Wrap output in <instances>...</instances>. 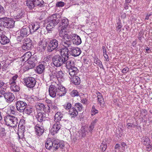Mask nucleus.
<instances>
[{"label": "nucleus", "mask_w": 152, "mask_h": 152, "mask_svg": "<svg viewBox=\"0 0 152 152\" xmlns=\"http://www.w3.org/2000/svg\"><path fill=\"white\" fill-rule=\"evenodd\" d=\"M61 16L58 14H55L52 15L47 20L48 24L46 27L47 31H50L51 29L60 22Z\"/></svg>", "instance_id": "1"}, {"label": "nucleus", "mask_w": 152, "mask_h": 152, "mask_svg": "<svg viewBox=\"0 0 152 152\" xmlns=\"http://www.w3.org/2000/svg\"><path fill=\"white\" fill-rule=\"evenodd\" d=\"M4 121L7 126L11 127H16L18 125V121L17 118L13 116H6L4 117Z\"/></svg>", "instance_id": "2"}, {"label": "nucleus", "mask_w": 152, "mask_h": 152, "mask_svg": "<svg viewBox=\"0 0 152 152\" xmlns=\"http://www.w3.org/2000/svg\"><path fill=\"white\" fill-rule=\"evenodd\" d=\"M45 146L47 149L50 150L53 147L55 149V150L59 148L62 149L64 146V145L58 141L54 140L51 141L50 140H48L45 144Z\"/></svg>", "instance_id": "3"}, {"label": "nucleus", "mask_w": 152, "mask_h": 152, "mask_svg": "<svg viewBox=\"0 0 152 152\" xmlns=\"http://www.w3.org/2000/svg\"><path fill=\"white\" fill-rule=\"evenodd\" d=\"M15 21L12 19L7 17L0 19V26H3L8 28H13Z\"/></svg>", "instance_id": "4"}, {"label": "nucleus", "mask_w": 152, "mask_h": 152, "mask_svg": "<svg viewBox=\"0 0 152 152\" xmlns=\"http://www.w3.org/2000/svg\"><path fill=\"white\" fill-rule=\"evenodd\" d=\"M58 46V41L56 39H52L48 44L47 51L49 52H51L54 50L58 51L60 49Z\"/></svg>", "instance_id": "5"}, {"label": "nucleus", "mask_w": 152, "mask_h": 152, "mask_svg": "<svg viewBox=\"0 0 152 152\" xmlns=\"http://www.w3.org/2000/svg\"><path fill=\"white\" fill-rule=\"evenodd\" d=\"M25 85L28 88H33L36 83V79L32 77H28L24 79Z\"/></svg>", "instance_id": "6"}, {"label": "nucleus", "mask_w": 152, "mask_h": 152, "mask_svg": "<svg viewBox=\"0 0 152 152\" xmlns=\"http://www.w3.org/2000/svg\"><path fill=\"white\" fill-rule=\"evenodd\" d=\"M64 60L59 55H56L52 58L53 64L56 67H59L63 64Z\"/></svg>", "instance_id": "7"}, {"label": "nucleus", "mask_w": 152, "mask_h": 152, "mask_svg": "<svg viewBox=\"0 0 152 152\" xmlns=\"http://www.w3.org/2000/svg\"><path fill=\"white\" fill-rule=\"evenodd\" d=\"M24 120L20 119L19 122L18 126V134L19 138H23L24 136V132L25 129L24 128L23 124L24 123Z\"/></svg>", "instance_id": "8"}, {"label": "nucleus", "mask_w": 152, "mask_h": 152, "mask_svg": "<svg viewBox=\"0 0 152 152\" xmlns=\"http://www.w3.org/2000/svg\"><path fill=\"white\" fill-rule=\"evenodd\" d=\"M59 51L60 53V56L65 61L66 59H69V49L68 48L65 49L63 48H60Z\"/></svg>", "instance_id": "9"}, {"label": "nucleus", "mask_w": 152, "mask_h": 152, "mask_svg": "<svg viewBox=\"0 0 152 152\" xmlns=\"http://www.w3.org/2000/svg\"><path fill=\"white\" fill-rule=\"evenodd\" d=\"M16 107L17 110L20 112H23L27 105L24 101L19 100L16 102Z\"/></svg>", "instance_id": "10"}, {"label": "nucleus", "mask_w": 152, "mask_h": 152, "mask_svg": "<svg viewBox=\"0 0 152 152\" xmlns=\"http://www.w3.org/2000/svg\"><path fill=\"white\" fill-rule=\"evenodd\" d=\"M49 92L50 96L54 98L56 96V93L58 91L57 87L55 85H50L49 88Z\"/></svg>", "instance_id": "11"}, {"label": "nucleus", "mask_w": 152, "mask_h": 152, "mask_svg": "<svg viewBox=\"0 0 152 152\" xmlns=\"http://www.w3.org/2000/svg\"><path fill=\"white\" fill-rule=\"evenodd\" d=\"M69 49L70 54L73 56L76 57L78 56L81 53V50L78 48L71 47Z\"/></svg>", "instance_id": "12"}, {"label": "nucleus", "mask_w": 152, "mask_h": 152, "mask_svg": "<svg viewBox=\"0 0 152 152\" xmlns=\"http://www.w3.org/2000/svg\"><path fill=\"white\" fill-rule=\"evenodd\" d=\"M4 98L6 102L8 103H11L15 99V96L12 93L10 92H7Z\"/></svg>", "instance_id": "13"}, {"label": "nucleus", "mask_w": 152, "mask_h": 152, "mask_svg": "<svg viewBox=\"0 0 152 152\" xmlns=\"http://www.w3.org/2000/svg\"><path fill=\"white\" fill-rule=\"evenodd\" d=\"M20 34L27 37L30 33H31L30 27L28 26H23L19 31Z\"/></svg>", "instance_id": "14"}, {"label": "nucleus", "mask_w": 152, "mask_h": 152, "mask_svg": "<svg viewBox=\"0 0 152 152\" xmlns=\"http://www.w3.org/2000/svg\"><path fill=\"white\" fill-rule=\"evenodd\" d=\"M35 133L37 136H40L43 134L44 129L43 127L40 126L39 124H37L34 127Z\"/></svg>", "instance_id": "15"}, {"label": "nucleus", "mask_w": 152, "mask_h": 152, "mask_svg": "<svg viewBox=\"0 0 152 152\" xmlns=\"http://www.w3.org/2000/svg\"><path fill=\"white\" fill-rule=\"evenodd\" d=\"M57 89L58 90V95L59 96H64L67 91V89L63 86L60 85H58Z\"/></svg>", "instance_id": "16"}, {"label": "nucleus", "mask_w": 152, "mask_h": 152, "mask_svg": "<svg viewBox=\"0 0 152 152\" xmlns=\"http://www.w3.org/2000/svg\"><path fill=\"white\" fill-rule=\"evenodd\" d=\"M37 63V60L35 57L31 58L28 61V65L29 69H32L34 67Z\"/></svg>", "instance_id": "17"}, {"label": "nucleus", "mask_w": 152, "mask_h": 152, "mask_svg": "<svg viewBox=\"0 0 152 152\" xmlns=\"http://www.w3.org/2000/svg\"><path fill=\"white\" fill-rule=\"evenodd\" d=\"M69 73L71 77L74 76L78 73V70L77 67L73 66L68 68Z\"/></svg>", "instance_id": "18"}, {"label": "nucleus", "mask_w": 152, "mask_h": 152, "mask_svg": "<svg viewBox=\"0 0 152 152\" xmlns=\"http://www.w3.org/2000/svg\"><path fill=\"white\" fill-rule=\"evenodd\" d=\"M40 26L37 23H32L31 26H30V31L31 34L33 33L35 31H36L39 28Z\"/></svg>", "instance_id": "19"}, {"label": "nucleus", "mask_w": 152, "mask_h": 152, "mask_svg": "<svg viewBox=\"0 0 152 152\" xmlns=\"http://www.w3.org/2000/svg\"><path fill=\"white\" fill-rule=\"evenodd\" d=\"M36 0H26V5L30 10H32L35 7V4Z\"/></svg>", "instance_id": "20"}, {"label": "nucleus", "mask_w": 152, "mask_h": 152, "mask_svg": "<svg viewBox=\"0 0 152 152\" xmlns=\"http://www.w3.org/2000/svg\"><path fill=\"white\" fill-rule=\"evenodd\" d=\"M72 83L75 85H78L80 84V78L76 75L70 77Z\"/></svg>", "instance_id": "21"}, {"label": "nucleus", "mask_w": 152, "mask_h": 152, "mask_svg": "<svg viewBox=\"0 0 152 152\" xmlns=\"http://www.w3.org/2000/svg\"><path fill=\"white\" fill-rule=\"evenodd\" d=\"M34 111V109L32 106L27 105L23 112L28 115H30Z\"/></svg>", "instance_id": "22"}, {"label": "nucleus", "mask_w": 152, "mask_h": 152, "mask_svg": "<svg viewBox=\"0 0 152 152\" xmlns=\"http://www.w3.org/2000/svg\"><path fill=\"white\" fill-rule=\"evenodd\" d=\"M45 113H38L37 114V115L36 117L37 119V120L39 122H42L43 121H45Z\"/></svg>", "instance_id": "23"}, {"label": "nucleus", "mask_w": 152, "mask_h": 152, "mask_svg": "<svg viewBox=\"0 0 152 152\" xmlns=\"http://www.w3.org/2000/svg\"><path fill=\"white\" fill-rule=\"evenodd\" d=\"M62 42L63 46L65 48L67 49L68 48H70L72 45L71 42L70 40H66L65 38H63Z\"/></svg>", "instance_id": "24"}, {"label": "nucleus", "mask_w": 152, "mask_h": 152, "mask_svg": "<svg viewBox=\"0 0 152 152\" xmlns=\"http://www.w3.org/2000/svg\"><path fill=\"white\" fill-rule=\"evenodd\" d=\"M68 25V20L66 18L61 20V21L60 22L58 27H60L64 28H66Z\"/></svg>", "instance_id": "25"}, {"label": "nucleus", "mask_w": 152, "mask_h": 152, "mask_svg": "<svg viewBox=\"0 0 152 152\" xmlns=\"http://www.w3.org/2000/svg\"><path fill=\"white\" fill-rule=\"evenodd\" d=\"M0 42L2 45H5L9 42V39L4 35L0 36Z\"/></svg>", "instance_id": "26"}, {"label": "nucleus", "mask_w": 152, "mask_h": 152, "mask_svg": "<svg viewBox=\"0 0 152 152\" xmlns=\"http://www.w3.org/2000/svg\"><path fill=\"white\" fill-rule=\"evenodd\" d=\"M96 94L97 95L98 102L99 104L101 105L102 104H104V100L101 94L99 91L97 92Z\"/></svg>", "instance_id": "27"}, {"label": "nucleus", "mask_w": 152, "mask_h": 152, "mask_svg": "<svg viewBox=\"0 0 152 152\" xmlns=\"http://www.w3.org/2000/svg\"><path fill=\"white\" fill-rule=\"evenodd\" d=\"M61 126L59 124V122H56L53 126V128L51 129V131L56 133L61 128Z\"/></svg>", "instance_id": "28"}, {"label": "nucleus", "mask_w": 152, "mask_h": 152, "mask_svg": "<svg viewBox=\"0 0 152 152\" xmlns=\"http://www.w3.org/2000/svg\"><path fill=\"white\" fill-rule=\"evenodd\" d=\"M72 41L73 44H75L76 45H79L82 42L80 37L77 34L76 36H75L74 38L73 39Z\"/></svg>", "instance_id": "29"}, {"label": "nucleus", "mask_w": 152, "mask_h": 152, "mask_svg": "<svg viewBox=\"0 0 152 152\" xmlns=\"http://www.w3.org/2000/svg\"><path fill=\"white\" fill-rule=\"evenodd\" d=\"M69 113L72 117H75L77 115L78 113L75 108L72 107L69 110Z\"/></svg>", "instance_id": "30"}, {"label": "nucleus", "mask_w": 152, "mask_h": 152, "mask_svg": "<svg viewBox=\"0 0 152 152\" xmlns=\"http://www.w3.org/2000/svg\"><path fill=\"white\" fill-rule=\"evenodd\" d=\"M142 142L145 145H149L151 143L150 140L146 136L143 137L141 139Z\"/></svg>", "instance_id": "31"}, {"label": "nucleus", "mask_w": 152, "mask_h": 152, "mask_svg": "<svg viewBox=\"0 0 152 152\" xmlns=\"http://www.w3.org/2000/svg\"><path fill=\"white\" fill-rule=\"evenodd\" d=\"M39 48L45 50L48 45L47 42L45 40L41 41L38 44Z\"/></svg>", "instance_id": "32"}, {"label": "nucleus", "mask_w": 152, "mask_h": 152, "mask_svg": "<svg viewBox=\"0 0 152 152\" xmlns=\"http://www.w3.org/2000/svg\"><path fill=\"white\" fill-rule=\"evenodd\" d=\"M31 53L30 52H27L22 57V59L23 61H28L29 59L31 58Z\"/></svg>", "instance_id": "33"}, {"label": "nucleus", "mask_w": 152, "mask_h": 152, "mask_svg": "<svg viewBox=\"0 0 152 152\" xmlns=\"http://www.w3.org/2000/svg\"><path fill=\"white\" fill-rule=\"evenodd\" d=\"M62 117V114L60 112H58L55 114L54 120L56 122H59V121L61 120Z\"/></svg>", "instance_id": "34"}, {"label": "nucleus", "mask_w": 152, "mask_h": 152, "mask_svg": "<svg viewBox=\"0 0 152 152\" xmlns=\"http://www.w3.org/2000/svg\"><path fill=\"white\" fill-rule=\"evenodd\" d=\"M59 34L60 37H63L66 33V28H64L60 27H58V28Z\"/></svg>", "instance_id": "35"}, {"label": "nucleus", "mask_w": 152, "mask_h": 152, "mask_svg": "<svg viewBox=\"0 0 152 152\" xmlns=\"http://www.w3.org/2000/svg\"><path fill=\"white\" fill-rule=\"evenodd\" d=\"M64 62L63 64H65V66L67 69H68V68L69 67L74 66L73 62L71 60H69V59H66L65 61L64 60Z\"/></svg>", "instance_id": "36"}, {"label": "nucleus", "mask_w": 152, "mask_h": 152, "mask_svg": "<svg viewBox=\"0 0 152 152\" xmlns=\"http://www.w3.org/2000/svg\"><path fill=\"white\" fill-rule=\"evenodd\" d=\"M50 80H54L57 78V74L55 70L51 71L50 74H49Z\"/></svg>", "instance_id": "37"}, {"label": "nucleus", "mask_w": 152, "mask_h": 152, "mask_svg": "<svg viewBox=\"0 0 152 152\" xmlns=\"http://www.w3.org/2000/svg\"><path fill=\"white\" fill-rule=\"evenodd\" d=\"M98 121V120L96 118H95L92 121L88 129V130L90 132H92L93 129L94 128V126L95 124Z\"/></svg>", "instance_id": "38"}, {"label": "nucleus", "mask_w": 152, "mask_h": 152, "mask_svg": "<svg viewBox=\"0 0 152 152\" xmlns=\"http://www.w3.org/2000/svg\"><path fill=\"white\" fill-rule=\"evenodd\" d=\"M45 70V66L42 64H40L37 66V72L39 74H42Z\"/></svg>", "instance_id": "39"}, {"label": "nucleus", "mask_w": 152, "mask_h": 152, "mask_svg": "<svg viewBox=\"0 0 152 152\" xmlns=\"http://www.w3.org/2000/svg\"><path fill=\"white\" fill-rule=\"evenodd\" d=\"M33 45V44L29 43L26 45H23L22 47L23 50H28L31 49Z\"/></svg>", "instance_id": "40"}, {"label": "nucleus", "mask_w": 152, "mask_h": 152, "mask_svg": "<svg viewBox=\"0 0 152 152\" xmlns=\"http://www.w3.org/2000/svg\"><path fill=\"white\" fill-rule=\"evenodd\" d=\"M44 2L43 0H36L35 4V7H39L44 6Z\"/></svg>", "instance_id": "41"}, {"label": "nucleus", "mask_w": 152, "mask_h": 152, "mask_svg": "<svg viewBox=\"0 0 152 152\" xmlns=\"http://www.w3.org/2000/svg\"><path fill=\"white\" fill-rule=\"evenodd\" d=\"M94 63L98 65L100 68L104 69L102 62L97 57L94 58Z\"/></svg>", "instance_id": "42"}, {"label": "nucleus", "mask_w": 152, "mask_h": 152, "mask_svg": "<svg viewBox=\"0 0 152 152\" xmlns=\"http://www.w3.org/2000/svg\"><path fill=\"white\" fill-rule=\"evenodd\" d=\"M10 88L14 92H18L20 90V87L15 84H14L13 85H12L10 86Z\"/></svg>", "instance_id": "43"}, {"label": "nucleus", "mask_w": 152, "mask_h": 152, "mask_svg": "<svg viewBox=\"0 0 152 152\" xmlns=\"http://www.w3.org/2000/svg\"><path fill=\"white\" fill-rule=\"evenodd\" d=\"M107 144L106 142V141H103L100 145V149L103 151H105L107 147Z\"/></svg>", "instance_id": "44"}, {"label": "nucleus", "mask_w": 152, "mask_h": 152, "mask_svg": "<svg viewBox=\"0 0 152 152\" xmlns=\"http://www.w3.org/2000/svg\"><path fill=\"white\" fill-rule=\"evenodd\" d=\"M25 37L24 36L20 34V35L18 36L16 38L18 42H22L25 40Z\"/></svg>", "instance_id": "45"}, {"label": "nucleus", "mask_w": 152, "mask_h": 152, "mask_svg": "<svg viewBox=\"0 0 152 152\" xmlns=\"http://www.w3.org/2000/svg\"><path fill=\"white\" fill-rule=\"evenodd\" d=\"M75 108H77L79 111H81L83 108V106L82 104L80 103H75Z\"/></svg>", "instance_id": "46"}, {"label": "nucleus", "mask_w": 152, "mask_h": 152, "mask_svg": "<svg viewBox=\"0 0 152 152\" xmlns=\"http://www.w3.org/2000/svg\"><path fill=\"white\" fill-rule=\"evenodd\" d=\"M30 43L33 44V42L31 40L30 38H27L25 39V40L23 41V45H26Z\"/></svg>", "instance_id": "47"}, {"label": "nucleus", "mask_w": 152, "mask_h": 152, "mask_svg": "<svg viewBox=\"0 0 152 152\" xmlns=\"http://www.w3.org/2000/svg\"><path fill=\"white\" fill-rule=\"evenodd\" d=\"M23 12L21 10H20L18 11V12L16 16V18H21L23 15Z\"/></svg>", "instance_id": "48"}, {"label": "nucleus", "mask_w": 152, "mask_h": 152, "mask_svg": "<svg viewBox=\"0 0 152 152\" xmlns=\"http://www.w3.org/2000/svg\"><path fill=\"white\" fill-rule=\"evenodd\" d=\"M8 83L5 82H4L0 80V88H2L1 87L3 86L4 87L8 85Z\"/></svg>", "instance_id": "49"}, {"label": "nucleus", "mask_w": 152, "mask_h": 152, "mask_svg": "<svg viewBox=\"0 0 152 152\" xmlns=\"http://www.w3.org/2000/svg\"><path fill=\"white\" fill-rule=\"evenodd\" d=\"M57 78H63L64 77V74L61 71H58L57 73Z\"/></svg>", "instance_id": "50"}, {"label": "nucleus", "mask_w": 152, "mask_h": 152, "mask_svg": "<svg viewBox=\"0 0 152 152\" xmlns=\"http://www.w3.org/2000/svg\"><path fill=\"white\" fill-rule=\"evenodd\" d=\"M71 95L72 97H75L79 95V94L76 90H74L71 93Z\"/></svg>", "instance_id": "51"}, {"label": "nucleus", "mask_w": 152, "mask_h": 152, "mask_svg": "<svg viewBox=\"0 0 152 152\" xmlns=\"http://www.w3.org/2000/svg\"><path fill=\"white\" fill-rule=\"evenodd\" d=\"M64 3L62 1L58 2L56 4V6L58 7H62L64 6Z\"/></svg>", "instance_id": "52"}, {"label": "nucleus", "mask_w": 152, "mask_h": 152, "mask_svg": "<svg viewBox=\"0 0 152 152\" xmlns=\"http://www.w3.org/2000/svg\"><path fill=\"white\" fill-rule=\"evenodd\" d=\"M80 134L82 137H84L86 136V131L84 129H82L79 132Z\"/></svg>", "instance_id": "53"}, {"label": "nucleus", "mask_w": 152, "mask_h": 152, "mask_svg": "<svg viewBox=\"0 0 152 152\" xmlns=\"http://www.w3.org/2000/svg\"><path fill=\"white\" fill-rule=\"evenodd\" d=\"M117 26H116V29L117 31L119 30L122 27V26L121 24V23L120 22V20H118V21L116 23Z\"/></svg>", "instance_id": "54"}, {"label": "nucleus", "mask_w": 152, "mask_h": 152, "mask_svg": "<svg viewBox=\"0 0 152 152\" xmlns=\"http://www.w3.org/2000/svg\"><path fill=\"white\" fill-rule=\"evenodd\" d=\"M50 105L49 106L47 105L46 106H45L43 109L44 111L45 112H50Z\"/></svg>", "instance_id": "55"}, {"label": "nucleus", "mask_w": 152, "mask_h": 152, "mask_svg": "<svg viewBox=\"0 0 152 152\" xmlns=\"http://www.w3.org/2000/svg\"><path fill=\"white\" fill-rule=\"evenodd\" d=\"M6 91V89L3 88V90L2 89V88H1L0 90V94L3 95L4 97L5 96V94H6L7 92Z\"/></svg>", "instance_id": "56"}, {"label": "nucleus", "mask_w": 152, "mask_h": 152, "mask_svg": "<svg viewBox=\"0 0 152 152\" xmlns=\"http://www.w3.org/2000/svg\"><path fill=\"white\" fill-rule=\"evenodd\" d=\"M5 11L3 7L1 4L0 2V14H4L5 13Z\"/></svg>", "instance_id": "57"}, {"label": "nucleus", "mask_w": 152, "mask_h": 152, "mask_svg": "<svg viewBox=\"0 0 152 152\" xmlns=\"http://www.w3.org/2000/svg\"><path fill=\"white\" fill-rule=\"evenodd\" d=\"M146 146H147L146 148L147 151H149L151 150L152 149V146L151 145H150V144L149 145H148Z\"/></svg>", "instance_id": "58"}, {"label": "nucleus", "mask_w": 152, "mask_h": 152, "mask_svg": "<svg viewBox=\"0 0 152 152\" xmlns=\"http://www.w3.org/2000/svg\"><path fill=\"white\" fill-rule=\"evenodd\" d=\"M129 69L127 67H125L122 70V72L123 73H126L128 72Z\"/></svg>", "instance_id": "59"}, {"label": "nucleus", "mask_w": 152, "mask_h": 152, "mask_svg": "<svg viewBox=\"0 0 152 152\" xmlns=\"http://www.w3.org/2000/svg\"><path fill=\"white\" fill-rule=\"evenodd\" d=\"M72 106V104L70 103H68L67 104V105L65 108V109L66 110H70L71 109Z\"/></svg>", "instance_id": "60"}, {"label": "nucleus", "mask_w": 152, "mask_h": 152, "mask_svg": "<svg viewBox=\"0 0 152 152\" xmlns=\"http://www.w3.org/2000/svg\"><path fill=\"white\" fill-rule=\"evenodd\" d=\"M8 65L7 64H4L2 67V70L3 71L6 70L7 68L8 67Z\"/></svg>", "instance_id": "61"}, {"label": "nucleus", "mask_w": 152, "mask_h": 152, "mask_svg": "<svg viewBox=\"0 0 152 152\" xmlns=\"http://www.w3.org/2000/svg\"><path fill=\"white\" fill-rule=\"evenodd\" d=\"M98 113V110L95 109H92L91 114L92 115H94L95 114L97 113Z\"/></svg>", "instance_id": "62"}, {"label": "nucleus", "mask_w": 152, "mask_h": 152, "mask_svg": "<svg viewBox=\"0 0 152 152\" xmlns=\"http://www.w3.org/2000/svg\"><path fill=\"white\" fill-rule=\"evenodd\" d=\"M76 34H71L69 35L70 39H72L73 40V39L74 38L75 36H76Z\"/></svg>", "instance_id": "63"}, {"label": "nucleus", "mask_w": 152, "mask_h": 152, "mask_svg": "<svg viewBox=\"0 0 152 152\" xmlns=\"http://www.w3.org/2000/svg\"><path fill=\"white\" fill-rule=\"evenodd\" d=\"M51 108L53 110H56L58 109V107L56 105L54 104H51V105H50Z\"/></svg>", "instance_id": "64"}]
</instances>
